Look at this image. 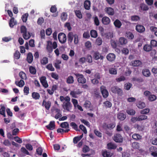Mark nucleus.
I'll use <instances>...</instances> for the list:
<instances>
[{"instance_id":"ddd939ff","label":"nucleus","mask_w":157,"mask_h":157,"mask_svg":"<svg viewBox=\"0 0 157 157\" xmlns=\"http://www.w3.org/2000/svg\"><path fill=\"white\" fill-rule=\"evenodd\" d=\"M111 21L109 18L105 16L102 17L101 19V22L102 24L105 25H109L110 22Z\"/></svg>"},{"instance_id":"69168bd1","label":"nucleus","mask_w":157,"mask_h":157,"mask_svg":"<svg viewBox=\"0 0 157 157\" xmlns=\"http://www.w3.org/2000/svg\"><path fill=\"white\" fill-rule=\"evenodd\" d=\"M156 99V96L154 94H150L148 97V99L151 101H153Z\"/></svg>"},{"instance_id":"49530a36","label":"nucleus","mask_w":157,"mask_h":157,"mask_svg":"<svg viewBox=\"0 0 157 157\" xmlns=\"http://www.w3.org/2000/svg\"><path fill=\"white\" fill-rule=\"evenodd\" d=\"M131 20L133 21H137L140 19V17L137 15H133L131 16Z\"/></svg>"},{"instance_id":"423d86ee","label":"nucleus","mask_w":157,"mask_h":157,"mask_svg":"<svg viewBox=\"0 0 157 157\" xmlns=\"http://www.w3.org/2000/svg\"><path fill=\"white\" fill-rule=\"evenodd\" d=\"M115 126V123H111L108 124L106 123H104L103 125V128L105 129L111 130L113 129Z\"/></svg>"},{"instance_id":"5fc2aeb1","label":"nucleus","mask_w":157,"mask_h":157,"mask_svg":"<svg viewBox=\"0 0 157 157\" xmlns=\"http://www.w3.org/2000/svg\"><path fill=\"white\" fill-rule=\"evenodd\" d=\"M60 127L63 128H69V124L67 122H65L62 123L60 124Z\"/></svg>"},{"instance_id":"20e7f679","label":"nucleus","mask_w":157,"mask_h":157,"mask_svg":"<svg viewBox=\"0 0 157 157\" xmlns=\"http://www.w3.org/2000/svg\"><path fill=\"white\" fill-rule=\"evenodd\" d=\"M113 138V140L116 142L121 143L123 142V137L119 133L115 134Z\"/></svg>"},{"instance_id":"c03bdc74","label":"nucleus","mask_w":157,"mask_h":157,"mask_svg":"<svg viewBox=\"0 0 157 157\" xmlns=\"http://www.w3.org/2000/svg\"><path fill=\"white\" fill-rule=\"evenodd\" d=\"M109 72L111 75H115L117 74V71L116 68H111L109 69Z\"/></svg>"},{"instance_id":"13d9d810","label":"nucleus","mask_w":157,"mask_h":157,"mask_svg":"<svg viewBox=\"0 0 157 157\" xmlns=\"http://www.w3.org/2000/svg\"><path fill=\"white\" fill-rule=\"evenodd\" d=\"M147 117L145 115H141L138 116V121H141L147 119Z\"/></svg>"},{"instance_id":"a18cd8bd","label":"nucleus","mask_w":157,"mask_h":157,"mask_svg":"<svg viewBox=\"0 0 157 157\" xmlns=\"http://www.w3.org/2000/svg\"><path fill=\"white\" fill-rule=\"evenodd\" d=\"M132 86V84L129 82L126 83L124 86V89L127 90H129L131 86Z\"/></svg>"},{"instance_id":"774afa93","label":"nucleus","mask_w":157,"mask_h":157,"mask_svg":"<svg viewBox=\"0 0 157 157\" xmlns=\"http://www.w3.org/2000/svg\"><path fill=\"white\" fill-rule=\"evenodd\" d=\"M151 46L153 47H157V41L154 40H152L151 41Z\"/></svg>"},{"instance_id":"c756f323","label":"nucleus","mask_w":157,"mask_h":157,"mask_svg":"<svg viewBox=\"0 0 157 157\" xmlns=\"http://www.w3.org/2000/svg\"><path fill=\"white\" fill-rule=\"evenodd\" d=\"M143 49L144 51L149 52L151 50L152 48L151 46L148 44H145L144 46Z\"/></svg>"},{"instance_id":"c85d7f7f","label":"nucleus","mask_w":157,"mask_h":157,"mask_svg":"<svg viewBox=\"0 0 157 157\" xmlns=\"http://www.w3.org/2000/svg\"><path fill=\"white\" fill-rule=\"evenodd\" d=\"M119 43L121 45L125 44L127 43L126 39L123 37H121L119 39Z\"/></svg>"},{"instance_id":"9b49d317","label":"nucleus","mask_w":157,"mask_h":157,"mask_svg":"<svg viewBox=\"0 0 157 157\" xmlns=\"http://www.w3.org/2000/svg\"><path fill=\"white\" fill-rule=\"evenodd\" d=\"M106 58L109 61L113 62L115 60L116 56L113 53H109L107 55Z\"/></svg>"},{"instance_id":"338daca9","label":"nucleus","mask_w":157,"mask_h":157,"mask_svg":"<svg viewBox=\"0 0 157 157\" xmlns=\"http://www.w3.org/2000/svg\"><path fill=\"white\" fill-rule=\"evenodd\" d=\"M21 32L23 34L27 33V29L24 25H22L21 28Z\"/></svg>"},{"instance_id":"aec40b11","label":"nucleus","mask_w":157,"mask_h":157,"mask_svg":"<svg viewBox=\"0 0 157 157\" xmlns=\"http://www.w3.org/2000/svg\"><path fill=\"white\" fill-rule=\"evenodd\" d=\"M131 64L133 67H138L142 64V62L139 60H135L131 62Z\"/></svg>"},{"instance_id":"0eeeda50","label":"nucleus","mask_w":157,"mask_h":157,"mask_svg":"<svg viewBox=\"0 0 157 157\" xmlns=\"http://www.w3.org/2000/svg\"><path fill=\"white\" fill-rule=\"evenodd\" d=\"M46 77L44 76L41 77L40 78L41 83L43 86L45 88H47L48 86V85L46 80Z\"/></svg>"},{"instance_id":"c9c22d12","label":"nucleus","mask_w":157,"mask_h":157,"mask_svg":"<svg viewBox=\"0 0 157 157\" xmlns=\"http://www.w3.org/2000/svg\"><path fill=\"white\" fill-rule=\"evenodd\" d=\"M6 110V107L4 106H2L1 109H0V114L2 115L4 117H6V114L5 113Z\"/></svg>"},{"instance_id":"7c9ffc66","label":"nucleus","mask_w":157,"mask_h":157,"mask_svg":"<svg viewBox=\"0 0 157 157\" xmlns=\"http://www.w3.org/2000/svg\"><path fill=\"white\" fill-rule=\"evenodd\" d=\"M90 34L92 37L96 38L98 36V33L96 31L94 30H92L90 32Z\"/></svg>"},{"instance_id":"ea45409f","label":"nucleus","mask_w":157,"mask_h":157,"mask_svg":"<svg viewBox=\"0 0 157 157\" xmlns=\"http://www.w3.org/2000/svg\"><path fill=\"white\" fill-rule=\"evenodd\" d=\"M134 128H136L139 131H142L144 129V127L137 124H135L134 125Z\"/></svg>"},{"instance_id":"39448f33","label":"nucleus","mask_w":157,"mask_h":157,"mask_svg":"<svg viewBox=\"0 0 157 157\" xmlns=\"http://www.w3.org/2000/svg\"><path fill=\"white\" fill-rule=\"evenodd\" d=\"M100 90L103 97L107 98L109 95V92L106 87L104 86H102L100 87Z\"/></svg>"},{"instance_id":"864d4df0","label":"nucleus","mask_w":157,"mask_h":157,"mask_svg":"<svg viewBox=\"0 0 157 157\" xmlns=\"http://www.w3.org/2000/svg\"><path fill=\"white\" fill-rule=\"evenodd\" d=\"M75 14L77 17L79 19L82 18V15L81 12L79 10H76L75 11Z\"/></svg>"},{"instance_id":"4468645a","label":"nucleus","mask_w":157,"mask_h":157,"mask_svg":"<svg viewBox=\"0 0 157 157\" xmlns=\"http://www.w3.org/2000/svg\"><path fill=\"white\" fill-rule=\"evenodd\" d=\"M136 29L138 32L142 33L144 32L145 28L142 25H137L136 26Z\"/></svg>"},{"instance_id":"79ce46f5","label":"nucleus","mask_w":157,"mask_h":157,"mask_svg":"<svg viewBox=\"0 0 157 157\" xmlns=\"http://www.w3.org/2000/svg\"><path fill=\"white\" fill-rule=\"evenodd\" d=\"M15 23L14 22V17L11 18L9 22L10 26L11 28L13 27L15 25Z\"/></svg>"},{"instance_id":"393cba45","label":"nucleus","mask_w":157,"mask_h":157,"mask_svg":"<svg viewBox=\"0 0 157 157\" xmlns=\"http://www.w3.org/2000/svg\"><path fill=\"white\" fill-rule=\"evenodd\" d=\"M105 37L106 39H111L113 37V34L112 32H109L105 34Z\"/></svg>"},{"instance_id":"dca6fc26","label":"nucleus","mask_w":157,"mask_h":157,"mask_svg":"<svg viewBox=\"0 0 157 157\" xmlns=\"http://www.w3.org/2000/svg\"><path fill=\"white\" fill-rule=\"evenodd\" d=\"M26 60L29 63H31L33 60V56L31 52H29L27 56Z\"/></svg>"},{"instance_id":"1a4fd4ad","label":"nucleus","mask_w":157,"mask_h":157,"mask_svg":"<svg viewBox=\"0 0 157 157\" xmlns=\"http://www.w3.org/2000/svg\"><path fill=\"white\" fill-rule=\"evenodd\" d=\"M52 45V43L51 41L48 40L47 41L46 49L47 51L49 53H51L53 51Z\"/></svg>"},{"instance_id":"052dcab7","label":"nucleus","mask_w":157,"mask_h":157,"mask_svg":"<svg viewBox=\"0 0 157 157\" xmlns=\"http://www.w3.org/2000/svg\"><path fill=\"white\" fill-rule=\"evenodd\" d=\"M23 36L25 40H27L30 38L31 35L29 32H27V33L23 34Z\"/></svg>"},{"instance_id":"6e6552de","label":"nucleus","mask_w":157,"mask_h":157,"mask_svg":"<svg viewBox=\"0 0 157 157\" xmlns=\"http://www.w3.org/2000/svg\"><path fill=\"white\" fill-rule=\"evenodd\" d=\"M62 106L64 109L66 110L67 111H69L70 109H71L72 105L70 102H64Z\"/></svg>"},{"instance_id":"680f3d73","label":"nucleus","mask_w":157,"mask_h":157,"mask_svg":"<svg viewBox=\"0 0 157 157\" xmlns=\"http://www.w3.org/2000/svg\"><path fill=\"white\" fill-rule=\"evenodd\" d=\"M129 52L128 49L125 48H123L121 50V53L125 55H127L128 54Z\"/></svg>"},{"instance_id":"cd10ccee","label":"nucleus","mask_w":157,"mask_h":157,"mask_svg":"<svg viewBox=\"0 0 157 157\" xmlns=\"http://www.w3.org/2000/svg\"><path fill=\"white\" fill-rule=\"evenodd\" d=\"M113 24L116 27L118 28H120L122 25L121 23L118 19L116 20L114 22Z\"/></svg>"},{"instance_id":"6e6d98bb","label":"nucleus","mask_w":157,"mask_h":157,"mask_svg":"<svg viewBox=\"0 0 157 157\" xmlns=\"http://www.w3.org/2000/svg\"><path fill=\"white\" fill-rule=\"evenodd\" d=\"M21 54L17 50L16 51L14 54V58L17 59H19L20 57Z\"/></svg>"},{"instance_id":"2eb2a0df","label":"nucleus","mask_w":157,"mask_h":157,"mask_svg":"<svg viewBox=\"0 0 157 157\" xmlns=\"http://www.w3.org/2000/svg\"><path fill=\"white\" fill-rule=\"evenodd\" d=\"M105 11L109 15H113L114 14L113 9L110 7H106L105 9Z\"/></svg>"},{"instance_id":"4be33fe9","label":"nucleus","mask_w":157,"mask_h":157,"mask_svg":"<svg viewBox=\"0 0 157 157\" xmlns=\"http://www.w3.org/2000/svg\"><path fill=\"white\" fill-rule=\"evenodd\" d=\"M142 73L143 75L146 77H149L151 75V73L149 70L147 69H145L143 70Z\"/></svg>"},{"instance_id":"f257e3e1","label":"nucleus","mask_w":157,"mask_h":157,"mask_svg":"<svg viewBox=\"0 0 157 157\" xmlns=\"http://www.w3.org/2000/svg\"><path fill=\"white\" fill-rule=\"evenodd\" d=\"M74 75L76 76L79 83L83 84L86 82V80L83 75L79 73H75Z\"/></svg>"},{"instance_id":"37998d69","label":"nucleus","mask_w":157,"mask_h":157,"mask_svg":"<svg viewBox=\"0 0 157 157\" xmlns=\"http://www.w3.org/2000/svg\"><path fill=\"white\" fill-rule=\"evenodd\" d=\"M28 16V13H25L22 15L21 18L24 22H26L27 21Z\"/></svg>"},{"instance_id":"6ab92c4d","label":"nucleus","mask_w":157,"mask_h":157,"mask_svg":"<svg viewBox=\"0 0 157 157\" xmlns=\"http://www.w3.org/2000/svg\"><path fill=\"white\" fill-rule=\"evenodd\" d=\"M126 116L125 114L123 113H119L117 115V119L121 121H123L126 118Z\"/></svg>"},{"instance_id":"412c9836","label":"nucleus","mask_w":157,"mask_h":157,"mask_svg":"<svg viewBox=\"0 0 157 157\" xmlns=\"http://www.w3.org/2000/svg\"><path fill=\"white\" fill-rule=\"evenodd\" d=\"M102 154L103 157H111L112 155L111 153L106 150L102 151Z\"/></svg>"},{"instance_id":"f03ea898","label":"nucleus","mask_w":157,"mask_h":157,"mask_svg":"<svg viewBox=\"0 0 157 157\" xmlns=\"http://www.w3.org/2000/svg\"><path fill=\"white\" fill-rule=\"evenodd\" d=\"M111 90L112 92L115 94H117L120 96H121L123 94L122 90L117 86L112 87L111 88Z\"/></svg>"},{"instance_id":"2f4dec72","label":"nucleus","mask_w":157,"mask_h":157,"mask_svg":"<svg viewBox=\"0 0 157 157\" xmlns=\"http://www.w3.org/2000/svg\"><path fill=\"white\" fill-rule=\"evenodd\" d=\"M15 83L16 85L18 86L19 87H22L25 85L24 81L22 79L19 82L16 81Z\"/></svg>"},{"instance_id":"bb28decb","label":"nucleus","mask_w":157,"mask_h":157,"mask_svg":"<svg viewBox=\"0 0 157 157\" xmlns=\"http://www.w3.org/2000/svg\"><path fill=\"white\" fill-rule=\"evenodd\" d=\"M29 71L31 74L33 75H35L36 73V70L35 67L32 66L29 67Z\"/></svg>"},{"instance_id":"58836bf2","label":"nucleus","mask_w":157,"mask_h":157,"mask_svg":"<svg viewBox=\"0 0 157 157\" xmlns=\"http://www.w3.org/2000/svg\"><path fill=\"white\" fill-rule=\"evenodd\" d=\"M126 36L130 40L133 39L134 37L133 34L130 32H128L126 33Z\"/></svg>"},{"instance_id":"e2e57ef3","label":"nucleus","mask_w":157,"mask_h":157,"mask_svg":"<svg viewBox=\"0 0 157 157\" xmlns=\"http://www.w3.org/2000/svg\"><path fill=\"white\" fill-rule=\"evenodd\" d=\"M70 125L72 128L76 131H78V126L74 122H72L70 124Z\"/></svg>"},{"instance_id":"a878e982","label":"nucleus","mask_w":157,"mask_h":157,"mask_svg":"<svg viewBox=\"0 0 157 157\" xmlns=\"http://www.w3.org/2000/svg\"><path fill=\"white\" fill-rule=\"evenodd\" d=\"M32 98L35 100L39 99L40 97L39 93L36 92H33L32 93Z\"/></svg>"},{"instance_id":"a19ab883","label":"nucleus","mask_w":157,"mask_h":157,"mask_svg":"<svg viewBox=\"0 0 157 157\" xmlns=\"http://www.w3.org/2000/svg\"><path fill=\"white\" fill-rule=\"evenodd\" d=\"M67 15L66 13L63 12L61 16V18L62 21H66L67 18Z\"/></svg>"},{"instance_id":"4d7b16f0","label":"nucleus","mask_w":157,"mask_h":157,"mask_svg":"<svg viewBox=\"0 0 157 157\" xmlns=\"http://www.w3.org/2000/svg\"><path fill=\"white\" fill-rule=\"evenodd\" d=\"M102 43L101 38L100 37H98L96 39L95 43L98 45H101Z\"/></svg>"},{"instance_id":"4c0bfd02","label":"nucleus","mask_w":157,"mask_h":157,"mask_svg":"<svg viewBox=\"0 0 157 157\" xmlns=\"http://www.w3.org/2000/svg\"><path fill=\"white\" fill-rule=\"evenodd\" d=\"M137 106L139 108L142 109L144 108L146 106V105L144 102L139 101L137 104Z\"/></svg>"},{"instance_id":"8fccbe9b","label":"nucleus","mask_w":157,"mask_h":157,"mask_svg":"<svg viewBox=\"0 0 157 157\" xmlns=\"http://www.w3.org/2000/svg\"><path fill=\"white\" fill-rule=\"evenodd\" d=\"M91 105V102L88 101H86L84 104V106L86 108H89Z\"/></svg>"},{"instance_id":"f704fd0d","label":"nucleus","mask_w":157,"mask_h":157,"mask_svg":"<svg viewBox=\"0 0 157 157\" xmlns=\"http://www.w3.org/2000/svg\"><path fill=\"white\" fill-rule=\"evenodd\" d=\"M132 138L135 140H139L142 138V136L137 133H134L132 135Z\"/></svg>"},{"instance_id":"f8f14e48","label":"nucleus","mask_w":157,"mask_h":157,"mask_svg":"<svg viewBox=\"0 0 157 157\" xmlns=\"http://www.w3.org/2000/svg\"><path fill=\"white\" fill-rule=\"evenodd\" d=\"M93 58L96 60L100 59L101 60H103L104 58V56H101L98 52H94L93 55Z\"/></svg>"},{"instance_id":"603ef678","label":"nucleus","mask_w":157,"mask_h":157,"mask_svg":"<svg viewBox=\"0 0 157 157\" xmlns=\"http://www.w3.org/2000/svg\"><path fill=\"white\" fill-rule=\"evenodd\" d=\"M132 147L134 149H139L140 147V144L137 142H133L132 144Z\"/></svg>"},{"instance_id":"9d476101","label":"nucleus","mask_w":157,"mask_h":157,"mask_svg":"<svg viewBox=\"0 0 157 157\" xmlns=\"http://www.w3.org/2000/svg\"><path fill=\"white\" fill-rule=\"evenodd\" d=\"M51 103L50 101H46L44 100L43 101L42 105L44 106L45 108L48 110L51 106Z\"/></svg>"},{"instance_id":"7ed1b4c3","label":"nucleus","mask_w":157,"mask_h":157,"mask_svg":"<svg viewBox=\"0 0 157 157\" xmlns=\"http://www.w3.org/2000/svg\"><path fill=\"white\" fill-rule=\"evenodd\" d=\"M58 39L59 42L61 44H64L66 42L67 40V36L66 34L63 33H60L58 35Z\"/></svg>"},{"instance_id":"de8ad7c7","label":"nucleus","mask_w":157,"mask_h":157,"mask_svg":"<svg viewBox=\"0 0 157 157\" xmlns=\"http://www.w3.org/2000/svg\"><path fill=\"white\" fill-rule=\"evenodd\" d=\"M126 112L128 114L131 115H133L136 113L135 110L131 109L126 110Z\"/></svg>"},{"instance_id":"b1692460","label":"nucleus","mask_w":157,"mask_h":157,"mask_svg":"<svg viewBox=\"0 0 157 157\" xmlns=\"http://www.w3.org/2000/svg\"><path fill=\"white\" fill-rule=\"evenodd\" d=\"M90 2L89 0H86L84 3V7L85 9L89 10L90 8Z\"/></svg>"},{"instance_id":"3c124183","label":"nucleus","mask_w":157,"mask_h":157,"mask_svg":"<svg viewBox=\"0 0 157 157\" xmlns=\"http://www.w3.org/2000/svg\"><path fill=\"white\" fill-rule=\"evenodd\" d=\"M150 111L149 108H146L141 110L140 113L142 114H146L148 113Z\"/></svg>"},{"instance_id":"72a5a7b5","label":"nucleus","mask_w":157,"mask_h":157,"mask_svg":"<svg viewBox=\"0 0 157 157\" xmlns=\"http://www.w3.org/2000/svg\"><path fill=\"white\" fill-rule=\"evenodd\" d=\"M41 64L44 65L48 63V59L47 57H44L40 60Z\"/></svg>"},{"instance_id":"a211bd4d","label":"nucleus","mask_w":157,"mask_h":157,"mask_svg":"<svg viewBox=\"0 0 157 157\" xmlns=\"http://www.w3.org/2000/svg\"><path fill=\"white\" fill-rule=\"evenodd\" d=\"M74 35L72 32H69L67 35V41L68 43L72 42L74 37Z\"/></svg>"},{"instance_id":"473e14b6","label":"nucleus","mask_w":157,"mask_h":157,"mask_svg":"<svg viewBox=\"0 0 157 157\" xmlns=\"http://www.w3.org/2000/svg\"><path fill=\"white\" fill-rule=\"evenodd\" d=\"M103 104L106 108H111L112 106V103L109 101H106L104 102Z\"/></svg>"},{"instance_id":"09e8293b","label":"nucleus","mask_w":157,"mask_h":157,"mask_svg":"<svg viewBox=\"0 0 157 157\" xmlns=\"http://www.w3.org/2000/svg\"><path fill=\"white\" fill-rule=\"evenodd\" d=\"M140 8L141 10L143 11L147 10L148 9V7L144 4H141L140 5Z\"/></svg>"},{"instance_id":"5701e85b","label":"nucleus","mask_w":157,"mask_h":157,"mask_svg":"<svg viewBox=\"0 0 157 157\" xmlns=\"http://www.w3.org/2000/svg\"><path fill=\"white\" fill-rule=\"evenodd\" d=\"M74 82V79L72 76H69L67 79L66 82L67 84H72Z\"/></svg>"},{"instance_id":"e433bc0d","label":"nucleus","mask_w":157,"mask_h":157,"mask_svg":"<svg viewBox=\"0 0 157 157\" xmlns=\"http://www.w3.org/2000/svg\"><path fill=\"white\" fill-rule=\"evenodd\" d=\"M107 146L108 148L110 149H114L117 148L116 145L111 143H110L108 144Z\"/></svg>"},{"instance_id":"f3484780","label":"nucleus","mask_w":157,"mask_h":157,"mask_svg":"<svg viewBox=\"0 0 157 157\" xmlns=\"http://www.w3.org/2000/svg\"><path fill=\"white\" fill-rule=\"evenodd\" d=\"M46 127L49 130H53L55 128V121H51L49 124L46 126Z\"/></svg>"},{"instance_id":"bf43d9fd","label":"nucleus","mask_w":157,"mask_h":157,"mask_svg":"<svg viewBox=\"0 0 157 157\" xmlns=\"http://www.w3.org/2000/svg\"><path fill=\"white\" fill-rule=\"evenodd\" d=\"M94 133L96 136L99 137L101 138L102 136V133L96 129H94Z\"/></svg>"},{"instance_id":"0e129e2a","label":"nucleus","mask_w":157,"mask_h":157,"mask_svg":"<svg viewBox=\"0 0 157 157\" xmlns=\"http://www.w3.org/2000/svg\"><path fill=\"white\" fill-rule=\"evenodd\" d=\"M46 68L51 71H54L55 70L54 68L53 67L52 64L49 63L46 67Z\"/></svg>"}]
</instances>
